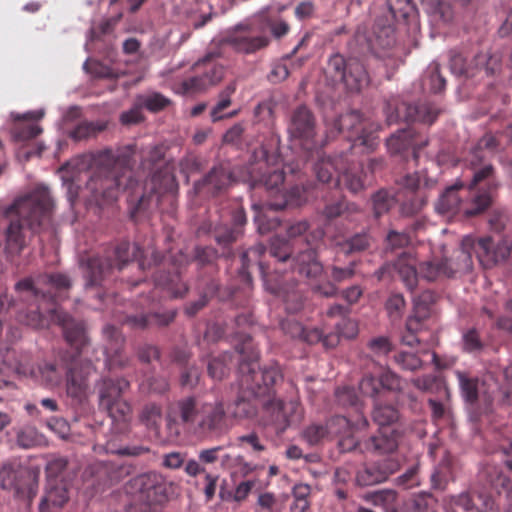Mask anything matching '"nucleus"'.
<instances>
[{
	"instance_id": "obj_28",
	"label": "nucleus",
	"mask_w": 512,
	"mask_h": 512,
	"mask_svg": "<svg viewBox=\"0 0 512 512\" xmlns=\"http://www.w3.org/2000/svg\"><path fill=\"white\" fill-rule=\"evenodd\" d=\"M129 387L125 379H104L99 385L100 406L106 409L110 415H114L115 403L121 399L122 393Z\"/></svg>"
},
{
	"instance_id": "obj_18",
	"label": "nucleus",
	"mask_w": 512,
	"mask_h": 512,
	"mask_svg": "<svg viewBox=\"0 0 512 512\" xmlns=\"http://www.w3.org/2000/svg\"><path fill=\"white\" fill-rule=\"evenodd\" d=\"M357 263L355 261L349 262L345 267H340L336 264H331L327 267L328 281L323 284H315L312 286V291L322 297L332 298L338 295L339 290L337 285L351 280L356 274Z\"/></svg>"
},
{
	"instance_id": "obj_9",
	"label": "nucleus",
	"mask_w": 512,
	"mask_h": 512,
	"mask_svg": "<svg viewBox=\"0 0 512 512\" xmlns=\"http://www.w3.org/2000/svg\"><path fill=\"white\" fill-rule=\"evenodd\" d=\"M132 486L138 491L142 503L139 512H162L159 506L165 498V485L162 476L155 472L139 475L132 480Z\"/></svg>"
},
{
	"instance_id": "obj_49",
	"label": "nucleus",
	"mask_w": 512,
	"mask_h": 512,
	"mask_svg": "<svg viewBox=\"0 0 512 512\" xmlns=\"http://www.w3.org/2000/svg\"><path fill=\"white\" fill-rule=\"evenodd\" d=\"M363 498L374 506H380L385 510H389L397 500V493L392 489H381L369 492L365 494Z\"/></svg>"
},
{
	"instance_id": "obj_34",
	"label": "nucleus",
	"mask_w": 512,
	"mask_h": 512,
	"mask_svg": "<svg viewBox=\"0 0 512 512\" xmlns=\"http://www.w3.org/2000/svg\"><path fill=\"white\" fill-rule=\"evenodd\" d=\"M494 192L480 187L470 190V199L464 202L463 214L476 216L483 213L492 204Z\"/></svg>"
},
{
	"instance_id": "obj_24",
	"label": "nucleus",
	"mask_w": 512,
	"mask_h": 512,
	"mask_svg": "<svg viewBox=\"0 0 512 512\" xmlns=\"http://www.w3.org/2000/svg\"><path fill=\"white\" fill-rule=\"evenodd\" d=\"M400 432L395 429L380 428L377 434L362 441L361 453L390 454L397 450Z\"/></svg>"
},
{
	"instance_id": "obj_3",
	"label": "nucleus",
	"mask_w": 512,
	"mask_h": 512,
	"mask_svg": "<svg viewBox=\"0 0 512 512\" xmlns=\"http://www.w3.org/2000/svg\"><path fill=\"white\" fill-rule=\"evenodd\" d=\"M241 355L239 364L240 385L243 389L263 400L274 398L272 386L282 379L281 372L277 366H270L258 369V352L251 343L250 337H246L241 346L236 347Z\"/></svg>"
},
{
	"instance_id": "obj_41",
	"label": "nucleus",
	"mask_w": 512,
	"mask_h": 512,
	"mask_svg": "<svg viewBox=\"0 0 512 512\" xmlns=\"http://www.w3.org/2000/svg\"><path fill=\"white\" fill-rule=\"evenodd\" d=\"M203 403V401L193 396L180 399L175 407L181 422L183 424L194 423L196 417L201 414Z\"/></svg>"
},
{
	"instance_id": "obj_51",
	"label": "nucleus",
	"mask_w": 512,
	"mask_h": 512,
	"mask_svg": "<svg viewBox=\"0 0 512 512\" xmlns=\"http://www.w3.org/2000/svg\"><path fill=\"white\" fill-rule=\"evenodd\" d=\"M232 356L230 353L225 352L218 357L213 358L208 363V374L212 379L222 380L227 376L229 371V363H231Z\"/></svg>"
},
{
	"instance_id": "obj_26",
	"label": "nucleus",
	"mask_w": 512,
	"mask_h": 512,
	"mask_svg": "<svg viewBox=\"0 0 512 512\" xmlns=\"http://www.w3.org/2000/svg\"><path fill=\"white\" fill-rule=\"evenodd\" d=\"M348 152L334 156H323L314 165V171L319 181L338 185L342 170L347 164Z\"/></svg>"
},
{
	"instance_id": "obj_22",
	"label": "nucleus",
	"mask_w": 512,
	"mask_h": 512,
	"mask_svg": "<svg viewBox=\"0 0 512 512\" xmlns=\"http://www.w3.org/2000/svg\"><path fill=\"white\" fill-rule=\"evenodd\" d=\"M106 340L105 355L106 365L109 369L125 367L129 359L123 354L124 337L113 325L107 324L102 330Z\"/></svg>"
},
{
	"instance_id": "obj_1",
	"label": "nucleus",
	"mask_w": 512,
	"mask_h": 512,
	"mask_svg": "<svg viewBox=\"0 0 512 512\" xmlns=\"http://www.w3.org/2000/svg\"><path fill=\"white\" fill-rule=\"evenodd\" d=\"M54 207V199L48 187L39 185L3 209V217L7 220L3 233V253L7 260L19 256L31 238L46 228Z\"/></svg>"
},
{
	"instance_id": "obj_62",
	"label": "nucleus",
	"mask_w": 512,
	"mask_h": 512,
	"mask_svg": "<svg viewBox=\"0 0 512 512\" xmlns=\"http://www.w3.org/2000/svg\"><path fill=\"white\" fill-rule=\"evenodd\" d=\"M284 182V173L280 170H273L264 175L259 182H255L253 187L258 184L263 185L267 190H277Z\"/></svg>"
},
{
	"instance_id": "obj_25",
	"label": "nucleus",
	"mask_w": 512,
	"mask_h": 512,
	"mask_svg": "<svg viewBox=\"0 0 512 512\" xmlns=\"http://www.w3.org/2000/svg\"><path fill=\"white\" fill-rule=\"evenodd\" d=\"M288 132L293 138L304 141L314 138L316 134L315 118L306 106H299L292 112Z\"/></svg>"
},
{
	"instance_id": "obj_31",
	"label": "nucleus",
	"mask_w": 512,
	"mask_h": 512,
	"mask_svg": "<svg viewBox=\"0 0 512 512\" xmlns=\"http://www.w3.org/2000/svg\"><path fill=\"white\" fill-rule=\"evenodd\" d=\"M69 356L70 354L66 352L60 356L57 362H44L38 366L37 377L43 386L48 388L60 386L63 380V371L65 370V364L62 359H69Z\"/></svg>"
},
{
	"instance_id": "obj_23",
	"label": "nucleus",
	"mask_w": 512,
	"mask_h": 512,
	"mask_svg": "<svg viewBox=\"0 0 512 512\" xmlns=\"http://www.w3.org/2000/svg\"><path fill=\"white\" fill-rule=\"evenodd\" d=\"M374 34L371 47L375 55L383 59L393 58L400 62L402 51L400 48L396 47L394 28L391 25L381 26L378 22Z\"/></svg>"
},
{
	"instance_id": "obj_12",
	"label": "nucleus",
	"mask_w": 512,
	"mask_h": 512,
	"mask_svg": "<svg viewBox=\"0 0 512 512\" xmlns=\"http://www.w3.org/2000/svg\"><path fill=\"white\" fill-rule=\"evenodd\" d=\"M335 126L339 132L348 133L349 139L353 142L351 149L363 147L367 150H373L378 145L376 136L372 132H366V124L357 111H350L341 115L336 120Z\"/></svg>"
},
{
	"instance_id": "obj_35",
	"label": "nucleus",
	"mask_w": 512,
	"mask_h": 512,
	"mask_svg": "<svg viewBox=\"0 0 512 512\" xmlns=\"http://www.w3.org/2000/svg\"><path fill=\"white\" fill-rule=\"evenodd\" d=\"M341 178L352 193L363 190L368 182L367 174L363 171L362 166H356L349 156H347V164L342 170Z\"/></svg>"
},
{
	"instance_id": "obj_42",
	"label": "nucleus",
	"mask_w": 512,
	"mask_h": 512,
	"mask_svg": "<svg viewBox=\"0 0 512 512\" xmlns=\"http://www.w3.org/2000/svg\"><path fill=\"white\" fill-rule=\"evenodd\" d=\"M415 133L411 128L401 129L387 139V147L391 153L397 154L412 147L415 150ZM414 157H417L416 151H413Z\"/></svg>"
},
{
	"instance_id": "obj_33",
	"label": "nucleus",
	"mask_w": 512,
	"mask_h": 512,
	"mask_svg": "<svg viewBox=\"0 0 512 512\" xmlns=\"http://www.w3.org/2000/svg\"><path fill=\"white\" fill-rule=\"evenodd\" d=\"M112 268L113 263L110 258L93 257L89 259L84 272L85 286L93 287L100 285Z\"/></svg>"
},
{
	"instance_id": "obj_55",
	"label": "nucleus",
	"mask_w": 512,
	"mask_h": 512,
	"mask_svg": "<svg viewBox=\"0 0 512 512\" xmlns=\"http://www.w3.org/2000/svg\"><path fill=\"white\" fill-rule=\"evenodd\" d=\"M446 263L441 261H426L419 267V276L427 281H434L439 276H445Z\"/></svg>"
},
{
	"instance_id": "obj_8",
	"label": "nucleus",
	"mask_w": 512,
	"mask_h": 512,
	"mask_svg": "<svg viewBox=\"0 0 512 512\" xmlns=\"http://www.w3.org/2000/svg\"><path fill=\"white\" fill-rule=\"evenodd\" d=\"M383 110L388 124L399 121H417L430 125L439 114V111L431 104L411 105L401 101L398 97H391L386 100Z\"/></svg>"
},
{
	"instance_id": "obj_53",
	"label": "nucleus",
	"mask_w": 512,
	"mask_h": 512,
	"mask_svg": "<svg viewBox=\"0 0 512 512\" xmlns=\"http://www.w3.org/2000/svg\"><path fill=\"white\" fill-rule=\"evenodd\" d=\"M106 128L102 122H82L71 132L74 140L80 141L96 136Z\"/></svg>"
},
{
	"instance_id": "obj_56",
	"label": "nucleus",
	"mask_w": 512,
	"mask_h": 512,
	"mask_svg": "<svg viewBox=\"0 0 512 512\" xmlns=\"http://www.w3.org/2000/svg\"><path fill=\"white\" fill-rule=\"evenodd\" d=\"M484 344L475 328L466 330L462 335V348L467 353H479Z\"/></svg>"
},
{
	"instance_id": "obj_37",
	"label": "nucleus",
	"mask_w": 512,
	"mask_h": 512,
	"mask_svg": "<svg viewBox=\"0 0 512 512\" xmlns=\"http://www.w3.org/2000/svg\"><path fill=\"white\" fill-rule=\"evenodd\" d=\"M422 3L437 24L446 25L453 21L454 11L449 0H422Z\"/></svg>"
},
{
	"instance_id": "obj_30",
	"label": "nucleus",
	"mask_w": 512,
	"mask_h": 512,
	"mask_svg": "<svg viewBox=\"0 0 512 512\" xmlns=\"http://www.w3.org/2000/svg\"><path fill=\"white\" fill-rule=\"evenodd\" d=\"M225 415L226 413L221 401L204 402L198 421V429L201 432H215L221 429Z\"/></svg>"
},
{
	"instance_id": "obj_27",
	"label": "nucleus",
	"mask_w": 512,
	"mask_h": 512,
	"mask_svg": "<svg viewBox=\"0 0 512 512\" xmlns=\"http://www.w3.org/2000/svg\"><path fill=\"white\" fill-rule=\"evenodd\" d=\"M470 249H473V239L466 237L459 249L455 250L451 257H444L446 263L445 276L452 277L456 273H467L472 270L473 261Z\"/></svg>"
},
{
	"instance_id": "obj_10",
	"label": "nucleus",
	"mask_w": 512,
	"mask_h": 512,
	"mask_svg": "<svg viewBox=\"0 0 512 512\" xmlns=\"http://www.w3.org/2000/svg\"><path fill=\"white\" fill-rule=\"evenodd\" d=\"M450 70L457 76L474 77L480 73L491 76L501 68V58L497 54L479 53L474 57L473 64L467 65L464 57L456 52H450Z\"/></svg>"
},
{
	"instance_id": "obj_39",
	"label": "nucleus",
	"mask_w": 512,
	"mask_h": 512,
	"mask_svg": "<svg viewBox=\"0 0 512 512\" xmlns=\"http://www.w3.org/2000/svg\"><path fill=\"white\" fill-rule=\"evenodd\" d=\"M162 420V409L155 403L146 404L140 411L139 421L158 438L160 437Z\"/></svg>"
},
{
	"instance_id": "obj_45",
	"label": "nucleus",
	"mask_w": 512,
	"mask_h": 512,
	"mask_svg": "<svg viewBox=\"0 0 512 512\" xmlns=\"http://www.w3.org/2000/svg\"><path fill=\"white\" fill-rule=\"evenodd\" d=\"M68 499V490L64 484L50 483L46 495L42 500L41 512H45L46 507L48 508L50 506L61 508L68 501Z\"/></svg>"
},
{
	"instance_id": "obj_44",
	"label": "nucleus",
	"mask_w": 512,
	"mask_h": 512,
	"mask_svg": "<svg viewBox=\"0 0 512 512\" xmlns=\"http://www.w3.org/2000/svg\"><path fill=\"white\" fill-rule=\"evenodd\" d=\"M399 411L389 404L376 401L372 411V419L380 428H387L398 422Z\"/></svg>"
},
{
	"instance_id": "obj_40",
	"label": "nucleus",
	"mask_w": 512,
	"mask_h": 512,
	"mask_svg": "<svg viewBox=\"0 0 512 512\" xmlns=\"http://www.w3.org/2000/svg\"><path fill=\"white\" fill-rule=\"evenodd\" d=\"M373 244V238L367 232L356 233L353 236L337 242L336 246L345 255L360 253L368 250Z\"/></svg>"
},
{
	"instance_id": "obj_47",
	"label": "nucleus",
	"mask_w": 512,
	"mask_h": 512,
	"mask_svg": "<svg viewBox=\"0 0 512 512\" xmlns=\"http://www.w3.org/2000/svg\"><path fill=\"white\" fill-rule=\"evenodd\" d=\"M456 378L458 380L461 394L466 402L475 403L478 399V379L470 377L464 371H456Z\"/></svg>"
},
{
	"instance_id": "obj_63",
	"label": "nucleus",
	"mask_w": 512,
	"mask_h": 512,
	"mask_svg": "<svg viewBox=\"0 0 512 512\" xmlns=\"http://www.w3.org/2000/svg\"><path fill=\"white\" fill-rule=\"evenodd\" d=\"M241 232L239 229H232L228 227H221L215 231V241L218 245L228 247L230 244L235 242L240 236Z\"/></svg>"
},
{
	"instance_id": "obj_4",
	"label": "nucleus",
	"mask_w": 512,
	"mask_h": 512,
	"mask_svg": "<svg viewBox=\"0 0 512 512\" xmlns=\"http://www.w3.org/2000/svg\"><path fill=\"white\" fill-rule=\"evenodd\" d=\"M41 299L49 306L48 314L39 311L40 306L37 305L35 310H31V314L20 313L19 319L21 323L36 329L47 328L50 323H56L62 327L67 343L78 352H82L89 344L85 324L82 321L75 320L58 308H51V305L48 303L50 298L48 299L45 295H42Z\"/></svg>"
},
{
	"instance_id": "obj_16",
	"label": "nucleus",
	"mask_w": 512,
	"mask_h": 512,
	"mask_svg": "<svg viewBox=\"0 0 512 512\" xmlns=\"http://www.w3.org/2000/svg\"><path fill=\"white\" fill-rule=\"evenodd\" d=\"M222 42L238 53L250 54L266 47L269 39L265 36H251L249 26L237 25Z\"/></svg>"
},
{
	"instance_id": "obj_54",
	"label": "nucleus",
	"mask_w": 512,
	"mask_h": 512,
	"mask_svg": "<svg viewBox=\"0 0 512 512\" xmlns=\"http://www.w3.org/2000/svg\"><path fill=\"white\" fill-rule=\"evenodd\" d=\"M269 253L279 262H286L291 257V247L289 241L278 235L271 238Z\"/></svg>"
},
{
	"instance_id": "obj_61",
	"label": "nucleus",
	"mask_w": 512,
	"mask_h": 512,
	"mask_svg": "<svg viewBox=\"0 0 512 512\" xmlns=\"http://www.w3.org/2000/svg\"><path fill=\"white\" fill-rule=\"evenodd\" d=\"M359 389L364 396L375 399V402L378 401L376 398L381 394L379 379L370 374L361 379Z\"/></svg>"
},
{
	"instance_id": "obj_50",
	"label": "nucleus",
	"mask_w": 512,
	"mask_h": 512,
	"mask_svg": "<svg viewBox=\"0 0 512 512\" xmlns=\"http://www.w3.org/2000/svg\"><path fill=\"white\" fill-rule=\"evenodd\" d=\"M387 4L392 17L397 21H407L416 13L412 0H388Z\"/></svg>"
},
{
	"instance_id": "obj_14",
	"label": "nucleus",
	"mask_w": 512,
	"mask_h": 512,
	"mask_svg": "<svg viewBox=\"0 0 512 512\" xmlns=\"http://www.w3.org/2000/svg\"><path fill=\"white\" fill-rule=\"evenodd\" d=\"M399 469V463L392 458L364 463L355 476V482L360 487H368L385 482Z\"/></svg>"
},
{
	"instance_id": "obj_29",
	"label": "nucleus",
	"mask_w": 512,
	"mask_h": 512,
	"mask_svg": "<svg viewBox=\"0 0 512 512\" xmlns=\"http://www.w3.org/2000/svg\"><path fill=\"white\" fill-rule=\"evenodd\" d=\"M463 186L462 182H457L445 189L435 204V209L439 214L450 216L458 212L463 213L465 201L460 193Z\"/></svg>"
},
{
	"instance_id": "obj_58",
	"label": "nucleus",
	"mask_w": 512,
	"mask_h": 512,
	"mask_svg": "<svg viewBox=\"0 0 512 512\" xmlns=\"http://www.w3.org/2000/svg\"><path fill=\"white\" fill-rule=\"evenodd\" d=\"M394 198L384 190L378 191L373 196V209L376 217L388 212L394 205Z\"/></svg>"
},
{
	"instance_id": "obj_2",
	"label": "nucleus",
	"mask_w": 512,
	"mask_h": 512,
	"mask_svg": "<svg viewBox=\"0 0 512 512\" xmlns=\"http://www.w3.org/2000/svg\"><path fill=\"white\" fill-rule=\"evenodd\" d=\"M132 152L105 149L93 156L95 170L86 183L97 204L114 200L120 190L133 189L136 181L132 172Z\"/></svg>"
},
{
	"instance_id": "obj_43",
	"label": "nucleus",
	"mask_w": 512,
	"mask_h": 512,
	"mask_svg": "<svg viewBox=\"0 0 512 512\" xmlns=\"http://www.w3.org/2000/svg\"><path fill=\"white\" fill-rule=\"evenodd\" d=\"M118 269H122L129 261L139 260V268L144 269L145 264L141 260L142 251L136 243L121 242L114 250Z\"/></svg>"
},
{
	"instance_id": "obj_17",
	"label": "nucleus",
	"mask_w": 512,
	"mask_h": 512,
	"mask_svg": "<svg viewBox=\"0 0 512 512\" xmlns=\"http://www.w3.org/2000/svg\"><path fill=\"white\" fill-rule=\"evenodd\" d=\"M468 161L472 171V179L468 185L469 190L480 187L481 189L496 191L499 181L492 164L485 162L484 156L478 155V152H472Z\"/></svg>"
},
{
	"instance_id": "obj_36",
	"label": "nucleus",
	"mask_w": 512,
	"mask_h": 512,
	"mask_svg": "<svg viewBox=\"0 0 512 512\" xmlns=\"http://www.w3.org/2000/svg\"><path fill=\"white\" fill-rule=\"evenodd\" d=\"M342 81L350 90H360L368 83V75L363 64L357 59H349L345 74L342 75Z\"/></svg>"
},
{
	"instance_id": "obj_46",
	"label": "nucleus",
	"mask_w": 512,
	"mask_h": 512,
	"mask_svg": "<svg viewBox=\"0 0 512 512\" xmlns=\"http://www.w3.org/2000/svg\"><path fill=\"white\" fill-rule=\"evenodd\" d=\"M359 207L354 203H349L344 199L336 200L335 202L328 203L323 209V215L329 219H335L339 216L350 217L359 213Z\"/></svg>"
},
{
	"instance_id": "obj_21",
	"label": "nucleus",
	"mask_w": 512,
	"mask_h": 512,
	"mask_svg": "<svg viewBox=\"0 0 512 512\" xmlns=\"http://www.w3.org/2000/svg\"><path fill=\"white\" fill-rule=\"evenodd\" d=\"M225 68L222 65H211L203 74L183 81L175 92L182 94H195L204 92L219 84L224 78Z\"/></svg>"
},
{
	"instance_id": "obj_13",
	"label": "nucleus",
	"mask_w": 512,
	"mask_h": 512,
	"mask_svg": "<svg viewBox=\"0 0 512 512\" xmlns=\"http://www.w3.org/2000/svg\"><path fill=\"white\" fill-rule=\"evenodd\" d=\"M324 231L316 229L306 236V243L309 248L300 251L294 258V267L300 275L309 279H316L322 275L324 271L323 264L319 260L317 250L313 247L322 240Z\"/></svg>"
},
{
	"instance_id": "obj_19",
	"label": "nucleus",
	"mask_w": 512,
	"mask_h": 512,
	"mask_svg": "<svg viewBox=\"0 0 512 512\" xmlns=\"http://www.w3.org/2000/svg\"><path fill=\"white\" fill-rule=\"evenodd\" d=\"M232 182V173L227 165H214L199 181L194 183L198 194L217 195L228 188Z\"/></svg>"
},
{
	"instance_id": "obj_20",
	"label": "nucleus",
	"mask_w": 512,
	"mask_h": 512,
	"mask_svg": "<svg viewBox=\"0 0 512 512\" xmlns=\"http://www.w3.org/2000/svg\"><path fill=\"white\" fill-rule=\"evenodd\" d=\"M345 416H335L325 424L312 423L302 431V438L311 446L318 445L331 435H339L349 427Z\"/></svg>"
},
{
	"instance_id": "obj_6",
	"label": "nucleus",
	"mask_w": 512,
	"mask_h": 512,
	"mask_svg": "<svg viewBox=\"0 0 512 512\" xmlns=\"http://www.w3.org/2000/svg\"><path fill=\"white\" fill-rule=\"evenodd\" d=\"M43 286H49L52 289L63 291L67 290L71 286V280L66 274L62 273H53V274H45L39 276L35 282L31 279H24L19 281L15 285L16 291L21 293V297L24 301L33 300V303H29V312L31 314V310H35L36 306L39 305V311L44 314H48V304L43 302L41 297L45 295L49 300V304L51 308H55L52 303V296L50 294H46L40 291V288Z\"/></svg>"
},
{
	"instance_id": "obj_32",
	"label": "nucleus",
	"mask_w": 512,
	"mask_h": 512,
	"mask_svg": "<svg viewBox=\"0 0 512 512\" xmlns=\"http://www.w3.org/2000/svg\"><path fill=\"white\" fill-rule=\"evenodd\" d=\"M437 301V295L431 291H423L414 299V315L409 317L406 322V328L409 332L416 329L417 324L428 318L432 311V306Z\"/></svg>"
},
{
	"instance_id": "obj_7",
	"label": "nucleus",
	"mask_w": 512,
	"mask_h": 512,
	"mask_svg": "<svg viewBox=\"0 0 512 512\" xmlns=\"http://www.w3.org/2000/svg\"><path fill=\"white\" fill-rule=\"evenodd\" d=\"M65 364V390L68 397L82 402L91 392L90 378L96 372L90 360H79L70 355L69 359L63 358Z\"/></svg>"
},
{
	"instance_id": "obj_64",
	"label": "nucleus",
	"mask_w": 512,
	"mask_h": 512,
	"mask_svg": "<svg viewBox=\"0 0 512 512\" xmlns=\"http://www.w3.org/2000/svg\"><path fill=\"white\" fill-rule=\"evenodd\" d=\"M379 383L381 391H400L402 388L400 376L391 370H387L380 375Z\"/></svg>"
},
{
	"instance_id": "obj_52",
	"label": "nucleus",
	"mask_w": 512,
	"mask_h": 512,
	"mask_svg": "<svg viewBox=\"0 0 512 512\" xmlns=\"http://www.w3.org/2000/svg\"><path fill=\"white\" fill-rule=\"evenodd\" d=\"M171 103L170 99L158 92H151L138 97V105L151 112L165 109Z\"/></svg>"
},
{
	"instance_id": "obj_59",
	"label": "nucleus",
	"mask_w": 512,
	"mask_h": 512,
	"mask_svg": "<svg viewBox=\"0 0 512 512\" xmlns=\"http://www.w3.org/2000/svg\"><path fill=\"white\" fill-rule=\"evenodd\" d=\"M386 311L391 321H398L403 314L405 308V300L400 294L391 295L385 304Z\"/></svg>"
},
{
	"instance_id": "obj_57",
	"label": "nucleus",
	"mask_w": 512,
	"mask_h": 512,
	"mask_svg": "<svg viewBox=\"0 0 512 512\" xmlns=\"http://www.w3.org/2000/svg\"><path fill=\"white\" fill-rule=\"evenodd\" d=\"M370 352L378 357L386 356L393 350V343L387 336H377L367 342Z\"/></svg>"
},
{
	"instance_id": "obj_60",
	"label": "nucleus",
	"mask_w": 512,
	"mask_h": 512,
	"mask_svg": "<svg viewBox=\"0 0 512 512\" xmlns=\"http://www.w3.org/2000/svg\"><path fill=\"white\" fill-rule=\"evenodd\" d=\"M394 361L402 369L408 371H415L421 368L422 360L414 353L399 352L394 355Z\"/></svg>"
},
{
	"instance_id": "obj_38",
	"label": "nucleus",
	"mask_w": 512,
	"mask_h": 512,
	"mask_svg": "<svg viewBox=\"0 0 512 512\" xmlns=\"http://www.w3.org/2000/svg\"><path fill=\"white\" fill-rule=\"evenodd\" d=\"M401 280L409 290H414L418 283L419 272L415 260L408 255L400 257L394 264Z\"/></svg>"
},
{
	"instance_id": "obj_11",
	"label": "nucleus",
	"mask_w": 512,
	"mask_h": 512,
	"mask_svg": "<svg viewBox=\"0 0 512 512\" xmlns=\"http://www.w3.org/2000/svg\"><path fill=\"white\" fill-rule=\"evenodd\" d=\"M263 409L271 417V422L280 432L285 431L292 425L301 422L304 411L298 399L293 398L288 401H281L275 397L262 401Z\"/></svg>"
},
{
	"instance_id": "obj_15",
	"label": "nucleus",
	"mask_w": 512,
	"mask_h": 512,
	"mask_svg": "<svg viewBox=\"0 0 512 512\" xmlns=\"http://www.w3.org/2000/svg\"><path fill=\"white\" fill-rule=\"evenodd\" d=\"M473 250L477 255L480 264L484 268H492L505 261L511 253V245L507 240L495 242L492 238H480L473 240Z\"/></svg>"
},
{
	"instance_id": "obj_48",
	"label": "nucleus",
	"mask_w": 512,
	"mask_h": 512,
	"mask_svg": "<svg viewBox=\"0 0 512 512\" xmlns=\"http://www.w3.org/2000/svg\"><path fill=\"white\" fill-rule=\"evenodd\" d=\"M156 283L175 298L183 296L187 291V286L181 281L179 273L169 275L160 274L156 278Z\"/></svg>"
},
{
	"instance_id": "obj_5",
	"label": "nucleus",
	"mask_w": 512,
	"mask_h": 512,
	"mask_svg": "<svg viewBox=\"0 0 512 512\" xmlns=\"http://www.w3.org/2000/svg\"><path fill=\"white\" fill-rule=\"evenodd\" d=\"M266 248L262 244L244 251L241 255L242 268L241 273L249 278V268L253 263L258 265L261 277L273 294L281 297L287 303V310L296 312L301 308V296L296 291L297 281L294 279L287 280L285 283L278 281V278L268 272V266L262 261Z\"/></svg>"
}]
</instances>
